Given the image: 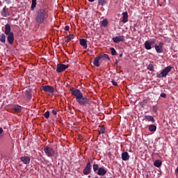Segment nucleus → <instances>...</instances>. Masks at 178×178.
I'll list each match as a JSON object with an SVG mask.
<instances>
[{
  "instance_id": "1",
  "label": "nucleus",
  "mask_w": 178,
  "mask_h": 178,
  "mask_svg": "<svg viewBox=\"0 0 178 178\" xmlns=\"http://www.w3.org/2000/svg\"><path fill=\"white\" fill-rule=\"evenodd\" d=\"M70 91L72 95L76 98V102L79 104V105H83L86 106L88 105H91L92 104V101H90L86 97L83 95V92L79 89L70 88Z\"/></svg>"
},
{
  "instance_id": "2",
  "label": "nucleus",
  "mask_w": 178,
  "mask_h": 178,
  "mask_svg": "<svg viewBox=\"0 0 178 178\" xmlns=\"http://www.w3.org/2000/svg\"><path fill=\"white\" fill-rule=\"evenodd\" d=\"M48 17V10L47 8H40L35 12V22L38 24H43V23L47 22Z\"/></svg>"
},
{
  "instance_id": "3",
  "label": "nucleus",
  "mask_w": 178,
  "mask_h": 178,
  "mask_svg": "<svg viewBox=\"0 0 178 178\" xmlns=\"http://www.w3.org/2000/svg\"><path fill=\"white\" fill-rule=\"evenodd\" d=\"M105 59L111 60V58H109V56L108 54H100L98 56L95 58L93 65H95L96 67H99V66H101V63H102Z\"/></svg>"
},
{
  "instance_id": "4",
  "label": "nucleus",
  "mask_w": 178,
  "mask_h": 178,
  "mask_svg": "<svg viewBox=\"0 0 178 178\" xmlns=\"http://www.w3.org/2000/svg\"><path fill=\"white\" fill-rule=\"evenodd\" d=\"M172 70V67L171 66H168L165 67L161 72V73L157 74V77L159 79H163V77H166L169 73H170Z\"/></svg>"
},
{
  "instance_id": "5",
  "label": "nucleus",
  "mask_w": 178,
  "mask_h": 178,
  "mask_svg": "<svg viewBox=\"0 0 178 178\" xmlns=\"http://www.w3.org/2000/svg\"><path fill=\"white\" fill-rule=\"evenodd\" d=\"M44 152L49 158H53V156H55V149L49 146L44 147Z\"/></svg>"
},
{
  "instance_id": "6",
  "label": "nucleus",
  "mask_w": 178,
  "mask_h": 178,
  "mask_svg": "<svg viewBox=\"0 0 178 178\" xmlns=\"http://www.w3.org/2000/svg\"><path fill=\"white\" fill-rule=\"evenodd\" d=\"M67 67H69V65L59 63L57 65L56 72L57 73H62L63 72H65Z\"/></svg>"
},
{
  "instance_id": "7",
  "label": "nucleus",
  "mask_w": 178,
  "mask_h": 178,
  "mask_svg": "<svg viewBox=\"0 0 178 178\" xmlns=\"http://www.w3.org/2000/svg\"><path fill=\"white\" fill-rule=\"evenodd\" d=\"M155 44V39H152L150 40H147L145 42V48L147 51H149V49H152V47L151 45H154Z\"/></svg>"
},
{
  "instance_id": "8",
  "label": "nucleus",
  "mask_w": 178,
  "mask_h": 178,
  "mask_svg": "<svg viewBox=\"0 0 178 178\" xmlns=\"http://www.w3.org/2000/svg\"><path fill=\"white\" fill-rule=\"evenodd\" d=\"M83 172V175H85L86 176H87L91 173V163L90 162H88L86 164Z\"/></svg>"
},
{
  "instance_id": "9",
  "label": "nucleus",
  "mask_w": 178,
  "mask_h": 178,
  "mask_svg": "<svg viewBox=\"0 0 178 178\" xmlns=\"http://www.w3.org/2000/svg\"><path fill=\"white\" fill-rule=\"evenodd\" d=\"M113 41L115 44H119V42H123L125 41L124 35H118L115 38H113Z\"/></svg>"
},
{
  "instance_id": "10",
  "label": "nucleus",
  "mask_w": 178,
  "mask_h": 178,
  "mask_svg": "<svg viewBox=\"0 0 178 178\" xmlns=\"http://www.w3.org/2000/svg\"><path fill=\"white\" fill-rule=\"evenodd\" d=\"M42 90H43V91H45L46 92H49L50 94H54V87L51 86H42Z\"/></svg>"
},
{
  "instance_id": "11",
  "label": "nucleus",
  "mask_w": 178,
  "mask_h": 178,
  "mask_svg": "<svg viewBox=\"0 0 178 178\" xmlns=\"http://www.w3.org/2000/svg\"><path fill=\"white\" fill-rule=\"evenodd\" d=\"M154 48L157 54H162L163 52V42H160L159 45L156 44Z\"/></svg>"
},
{
  "instance_id": "12",
  "label": "nucleus",
  "mask_w": 178,
  "mask_h": 178,
  "mask_svg": "<svg viewBox=\"0 0 178 178\" xmlns=\"http://www.w3.org/2000/svg\"><path fill=\"white\" fill-rule=\"evenodd\" d=\"M7 35V41L10 45H12L13 42H15V35L13 34V32H11V33Z\"/></svg>"
},
{
  "instance_id": "13",
  "label": "nucleus",
  "mask_w": 178,
  "mask_h": 178,
  "mask_svg": "<svg viewBox=\"0 0 178 178\" xmlns=\"http://www.w3.org/2000/svg\"><path fill=\"white\" fill-rule=\"evenodd\" d=\"M106 173H108V171L104 167H100L97 172V175H98V176H105Z\"/></svg>"
},
{
  "instance_id": "14",
  "label": "nucleus",
  "mask_w": 178,
  "mask_h": 178,
  "mask_svg": "<svg viewBox=\"0 0 178 178\" xmlns=\"http://www.w3.org/2000/svg\"><path fill=\"white\" fill-rule=\"evenodd\" d=\"M1 15L3 17H8L9 16V8H6V6L3 7L1 11Z\"/></svg>"
},
{
  "instance_id": "15",
  "label": "nucleus",
  "mask_w": 178,
  "mask_h": 178,
  "mask_svg": "<svg viewBox=\"0 0 178 178\" xmlns=\"http://www.w3.org/2000/svg\"><path fill=\"white\" fill-rule=\"evenodd\" d=\"M11 111L15 113H20V112H22V106L19 105H14L13 106Z\"/></svg>"
},
{
  "instance_id": "16",
  "label": "nucleus",
  "mask_w": 178,
  "mask_h": 178,
  "mask_svg": "<svg viewBox=\"0 0 178 178\" xmlns=\"http://www.w3.org/2000/svg\"><path fill=\"white\" fill-rule=\"evenodd\" d=\"M22 162L24 163V165H29L30 163V161H31V159L30 156H24L20 158Z\"/></svg>"
},
{
  "instance_id": "17",
  "label": "nucleus",
  "mask_w": 178,
  "mask_h": 178,
  "mask_svg": "<svg viewBox=\"0 0 178 178\" xmlns=\"http://www.w3.org/2000/svg\"><path fill=\"white\" fill-rule=\"evenodd\" d=\"M121 22L122 23H127V22H129V14L127 12L122 13V19Z\"/></svg>"
},
{
  "instance_id": "18",
  "label": "nucleus",
  "mask_w": 178,
  "mask_h": 178,
  "mask_svg": "<svg viewBox=\"0 0 178 178\" xmlns=\"http://www.w3.org/2000/svg\"><path fill=\"white\" fill-rule=\"evenodd\" d=\"M11 31H12V28L10 27V25L9 24H6L5 25V30H4V33L6 35L12 33Z\"/></svg>"
},
{
  "instance_id": "19",
  "label": "nucleus",
  "mask_w": 178,
  "mask_h": 178,
  "mask_svg": "<svg viewBox=\"0 0 178 178\" xmlns=\"http://www.w3.org/2000/svg\"><path fill=\"white\" fill-rule=\"evenodd\" d=\"M122 161H129L130 159V156L127 152H123L122 153Z\"/></svg>"
},
{
  "instance_id": "20",
  "label": "nucleus",
  "mask_w": 178,
  "mask_h": 178,
  "mask_svg": "<svg viewBox=\"0 0 178 178\" xmlns=\"http://www.w3.org/2000/svg\"><path fill=\"white\" fill-rule=\"evenodd\" d=\"M79 42L80 45H81V47H83L84 49H87V40L80 39Z\"/></svg>"
},
{
  "instance_id": "21",
  "label": "nucleus",
  "mask_w": 178,
  "mask_h": 178,
  "mask_svg": "<svg viewBox=\"0 0 178 178\" xmlns=\"http://www.w3.org/2000/svg\"><path fill=\"white\" fill-rule=\"evenodd\" d=\"M24 95H26V98H28V99H31V97H33L31 90L30 89L26 90L24 92Z\"/></svg>"
},
{
  "instance_id": "22",
  "label": "nucleus",
  "mask_w": 178,
  "mask_h": 178,
  "mask_svg": "<svg viewBox=\"0 0 178 178\" xmlns=\"http://www.w3.org/2000/svg\"><path fill=\"white\" fill-rule=\"evenodd\" d=\"M74 38V36L72 34H70L65 38V42H70V41H72V40H73Z\"/></svg>"
},
{
  "instance_id": "23",
  "label": "nucleus",
  "mask_w": 178,
  "mask_h": 178,
  "mask_svg": "<svg viewBox=\"0 0 178 178\" xmlns=\"http://www.w3.org/2000/svg\"><path fill=\"white\" fill-rule=\"evenodd\" d=\"M0 42H2L3 44L6 42V36L5 35V33H1L0 35Z\"/></svg>"
},
{
  "instance_id": "24",
  "label": "nucleus",
  "mask_w": 178,
  "mask_h": 178,
  "mask_svg": "<svg viewBox=\"0 0 178 178\" xmlns=\"http://www.w3.org/2000/svg\"><path fill=\"white\" fill-rule=\"evenodd\" d=\"M145 118L146 120H149V122H152V123H155V119L152 115H145Z\"/></svg>"
},
{
  "instance_id": "25",
  "label": "nucleus",
  "mask_w": 178,
  "mask_h": 178,
  "mask_svg": "<svg viewBox=\"0 0 178 178\" xmlns=\"http://www.w3.org/2000/svg\"><path fill=\"white\" fill-rule=\"evenodd\" d=\"M154 165L156 166V168H161V166H162V161L157 159L154 161Z\"/></svg>"
},
{
  "instance_id": "26",
  "label": "nucleus",
  "mask_w": 178,
  "mask_h": 178,
  "mask_svg": "<svg viewBox=\"0 0 178 178\" xmlns=\"http://www.w3.org/2000/svg\"><path fill=\"white\" fill-rule=\"evenodd\" d=\"M37 6V0H32V3L31 6V10H34Z\"/></svg>"
},
{
  "instance_id": "27",
  "label": "nucleus",
  "mask_w": 178,
  "mask_h": 178,
  "mask_svg": "<svg viewBox=\"0 0 178 178\" xmlns=\"http://www.w3.org/2000/svg\"><path fill=\"white\" fill-rule=\"evenodd\" d=\"M149 131L154 132L156 131V126L155 124H151L149 126Z\"/></svg>"
},
{
  "instance_id": "28",
  "label": "nucleus",
  "mask_w": 178,
  "mask_h": 178,
  "mask_svg": "<svg viewBox=\"0 0 178 178\" xmlns=\"http://www.w3.org/2000/svg\"><path fill=\"white\" fill-rule=\"evenodd\" d=\"M107 26H108V19H104L101 22V26H102V27H106Z\"/></svg>"
},
{
  "instance_id": "29",
  "label": "nucleus",
  "mask_w": 178,
  "mask_h": 178,
  "mask_svg": "<svg viewBox=\"0 0 178 178\" xmlns=\"http://www.w3.org/2000/svg\"><path fill=\"white\" fill-rule=\"evenodd\" d=\"M108 0H98V4L101 5V6H104L105 3H106Z\"/></svg>"
},
{
  "instance_id": "30",
  "label": "nucleus",
  "mask_w": 178,
  "mask_h": 178,
  "mask_svg": "<svg viewBox=\"0 0 178 178\" xmlns=\"http://www.w3.org/2000/svg\"><path fill=\"white\" fill-rule=\"evenodd\" d=\"M110 51H111V55H113V56H115L118 54V52H116V50L113 47H111L110 49Z\"/></svg>"
},
{
  "instance_id": "31",
  "label": "nucleus",
  "mask_w": 178,
  "mask_h": 178,
  "mask_svg": "<svg viewBox=\"0 0 178 178\" xmlns=\"http://www.w3.org/2000/svg\"><path fill=\"white\" fill-rule=\"evenodd\" d=\"M147 70H150V72H154V65L153 64H149L147 65Z\"/></svg>"
},
{
  "instance_id": "32",
  "label": "nucleus",
  "mask_w": 178,
  "mask_h": 178,
  "mask_svg": "<svg viewBox=\"0 0 178 178\" xmlns=\"http://www.w3.org/2000/svg\"><path fill=\"white\" fill-rule=\"evenodd\" d=\"M99 134H105V127H102L99 130Z\"/></svg>"
},
{
  "instance_id": "33",
  "label": "nucleus",
  "mask_w": 178,
  "mask_h": 178,
  "mask_svg": "<svg viewBox=\"0 0 178 178\" xmlns=\"http://www.w3.org/2000/svg\"><path fill=\"white\" fill-rule=\"evenodd\" d=\"M99 169V165H98V164H93V170L94 172H98Z\"/></svg>"
},
{
  "instance_id": "34",
  "label": "nucleus",
  "mask_w": 178,
  "mask_h": 178,
  "mask_svg": "<svg viewBox=\"0 0 178 178\" xmlns=\"http://www.w3.org/2000/svg\"><path fill=\"white\" fill-rule=\"evenodd\" d=\"M152 109L154 113H156L158 112V106L156 105H154L152 107Z\"/></svg>"
},
{
  "instance_id": "35",
  "label": "nucleus",
  "mask_w": 178,
  "mask_h": 178,
  "mask_svg": "<svg viewBox=\"0 0 178 178\" xmlns=\"http://www.w3.org/2000/svg\"><path fill=\"white\" fill-rule=\"evenodd\" d=\"M49 111H47L44 113V117L46 118V119H49Z\"/></svg>"
},
{
  "instance_id": "36",
  "label": "nucleus",
  "mask_w": 178,
  "mask_h": 178,
  "mask_svg": "<svg viewBox=\"0 0 178 178\" xmlns=\"http://www.w3.org/2000/svg\"><path fill=\"white\" fill-rule=\"evenodd\" d=\"M160 97H161V98H166L167 97L166 93L165 92L161 93Z\"/></svg>"
},
{
  "instance_id": "37",
  "label": "nucleus",
  "mask_w": 178,
  "mask_h": 178,
  "mask_svg": "<svg viewBox=\"0 0 178 178\" xmlns=\"http://www.w3.org/2000/svg\"><path fill=\"white\" fill-rule=\"evenodd\" d=\"M111 83H112L113 86H115V87L118 86V83L116 81H115V80L112 79Z\"/></svg>"
},
{
  "instance_id": "38",
  "label": "nucleus",
  "mask_w": 178,
  "mask_h": 178,
  "mask_svg": "<svg viewBox=\"0 0 178 178\" xmlns=\"http://www.w3.org/2000/svg\"><path fill=\"white\" fill-rule=\"evenodd\" d=\"M64 30H65V31H69V30H70V26H65V28H64Z\"/></svg>"
},
{
  "instance_id": "39",
  "label": "nucleus",
  "mask_w": 178,
  "mask_h": 178,
  "mask_svg": "<svg viewBox=\"0 0 178 178\" xmlns=\"http://www.w3.org/2000/svg\"><path fill=\"white\" fill-rule=\"evenodd\" d=\"M118 64H119V60H115V65L116 66V67H118Z\"/></svg>"
},
{
  "instance_id": "40",
  "label": "nucleus",
  "mask_w": 178,
  "mask_h": 178,
  "mask_svg": "<svg viewBox=\"0 0 178 178\" xmlns=\"http://www.w3.org/2000/svg\"><path fill=\"white\" fill-rule=\"evenodd\" d=\"M147 100H143L141 104H142V105H145V104H147Z\"/></svg>"
},
{
  "instance_id": "41",
  "label": "nucleus",
  "mask_w": 178,
  "mask_h": 178,
  "mask_svg": "<svg viewBox=\"0 0 178 178\" xmlns=\"http://www.w3.org/2000/svg\"><path fill=\"white\" fill-rule=\"evenodd\" d=\"M52 113H53V115H57V112H56V111H55V110H52Z\"/></svg>"
},
{
  "instance_id": "42",
  "label": "nucleus",
  "mask_w": 178,
  "mask_h": 178,
  "mask_svg": "<svg viewBox=\"0 0 178 178\" xmlns=\"http://www.w3.org/2000/svg\"><path fill=\"white\" fill-rule=\"evenodd\" d=\"M158 3H159L160 2H161V3H163V2H165V0H157Z\"/></svg>"
},
{
  "instance_id": "43",
  "label": "nucleus",
  "mask_w": 178,
  "mask_h": 178,
  "mask_svg": "<svg viewBox=\"0 0 178 178\" xmlns=\"http://www.w3.org/2000/svg\"><path fill=\"white\" fill-rule=\"evenodd\" d=\"M3 133V129L0 128V134H2Z\"/></svg>"
},
{
  "instance_id": "44",
  "label": "nucleus",
  "mask_w": 178,
  "mask_h": 178,
  "mask_svg": "<svg viewBox=\"0 0 178 178\" xmlns=\"http://www.w3.org/2000/svg\"><path fill=\"white\" fill-rule=\"evenodd\" d=\"M88 2H94L95 0H88Z\"/></svg>"
},
{
  "instance_id": "45",
  "label": "nucleus",
  "mask_w": 178,
  "mask_h": 178,
  "mask_svg": "<svg viewBox=\"0 0 178 178\" xmlns=\"http://www.w3.org/2000/svg\"><path fill=\"white\" fill-rule=\"evenodd\" d=\"M123 56V54H120V58H122Z\"/></svg>"
},
{
  "instance_id": "46",
  "label": "nucleus",
  "mask_w": 178,
  "mask_h": 178,
  "mask_svg": "<svg viewBox=\"0 0 178 178\" xmlns=\"http://www.w3.org/2000/svg\"><path fill=\"white\" fill-rule=\"evenodd\" d=\"M90 164L92 163V159H90Z\"/></svg>"
},
{
  "instance_id": "47",
  "label": "nucleus",
  "mask_w": 178,
  "mask_h": 178,
  "mask_svg": "<svg viewBox=\"0 0 178 178\" xmlns=\"http://www.w3.org/2000/svg\"><path fill=\"white\" fill-rule=\"evenodd\" d=\"M93 178H99L98 176H95Z\"/></svg>"
},
{
  "instance_id": "48",
  "label": "nucleus",
  "mask_w": 178,
  "mask_h": 178,
  "mask_svg": "<svg viewBox=\"0 0 178 178\" xmlns=\"http://www.w3.org/2000/svg\"><path fill=\"white\" fill-rule=\"evenodd\" d=\"M88 177H91V176H90V175H89V176H88Z\"/></svg>"
},
{
  "instance_id": "49",
  "label": "nucleus",
  "mask_w": 178,
  "mask_h": 178,
  "mask_svg": "<svg viewBox=\"0 0 178 178\" xmlns=\"http://www.w3.org/2000/svg\"><path fill=\"white\" fill-rule=\"evenodd\" d=\"M103 178H106V177H104Z\"/></svg>"
}]
</instances>
